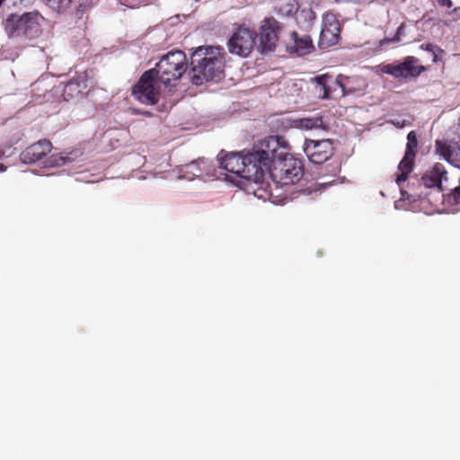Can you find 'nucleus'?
Instances as JSON below:
<instances>
[{"instance_id": "obj_1", "label": "nucleus", "mask_w": 460, "mask_h": 460, "mask_svg": "<svg viewBox=\"0 0 460 460\" xmlns=\"http://www.w3.org/2000/svg\"><path fill=\"white\" fill-rule=\"evenodd\" d=\"M191 82L201 85L204 82L219 80L225 66L224 49L199 47L191 56Z\"/></svg>"}, {"instance_id": "obj_2", "label": "nucleus", "mask_w": 460, "mask_h": 460, "mask_svg": "<svg viewBox=\"0 0 460 460\" xmlns=\"http://www.w3.org/2000/svg\"><path fill=\"white\" fill-rule=\"evenodd\" d=\"M288 146L282 137L270 136L261 140L251 153L261 176L274 162L288 154Z\"/></svg>"}, {"instance_id": "obj_3", "label": "nucleus", "mask_w": 460, "mask_h": 460, "mask_svg": "<svg viewBox=\"0 0 460 460\" xmlns=\"http://www.w3.org/2000/svg\"><path fill=\"white\" fill-rule=\"evenodd\" d=\"M154 70L159 82L167 85L180 79L187 70V58L183 51H170L156 64Z\"/></svg>"}, {"instance_id": "obj_4", "label": "nucleus", "mask_w": 460, "mask_h": 460, "mask_svg": "<svg viewBox=\"0 0 460 460\" xmlns=\"http://www.w3.org/2000/svg\"><path fill=\"white\" fill-rule=\"evenodd\" d=\"M267 171L270 172L272 180L280 185L295 184L304 176L302 161L288 153L277 159Z\"/></svg>"}, {"instance_id": "obj_5", "label": "nucleus", "mask_w": 460, "mask_h": 460, "mask_svg": "<svg viewBox=\"0 0 460 460\" xmlns=\"http://www.w3.org/2000/svg\"><path fill=\"white\" fill-rule=\"evenodd\" d=\"M43 17L37 12L27 13L23 15L11 14L5 21L4 31L9 38L37 37L40 30V21Z\"/></svg>"}, {"instance_id": "obj_6", "label": "nucleus", "mask_w": 460, "mask_h": 460, "mask_svg": "<svg viewBox=\"0 0 460 460\" xmlns=\"http://www.w3.org/2000/svg\"><path fill=\"white\" fill-rule=\"evenodd\" d=\"M220 167L248 181H258L261 179L257 165L249 152L229 153L220 159Z\"/></svg>"}, {"instance_id": "obj_7", "label": "nucleus", "mask_w": 460, "mask_h": 460, "mask_svg": "<svg viewBox=\"0 0 460 460\" xmlns=\"http://www.w3.org/2000/svg\"><path fill=\"white\" fill-rule=\"evenodd\" d=\"M52 143L46 138L40 139L29 146H27L20 155L21 161L23 164H35L46 158L44 161L45 167H58L66 164V158L58 155H50L52 150Z\"/></svg>"}, {"instance_id": "obj_8", "label": "nucleus", "mask_w": 460, "mask_h": 460, "mask_svg": "<svg viewBox=\"0 0 460 460\" xmlns=\"http://www.w3.org/2000/svg\"><path fill=\"white\" fill-rule=\"evenodd\" d=\"M158 81L154 70L149 69L144 72L131 89L132 96L143 104H156L160 99Z\"/></svg>"}, {"instance_id": "obj_9", "label": "nucleus", "mask_w": 460, "mask_h": 460, "mask_svg": "<svg viewBox=\"0 0 460 460\" xmlns=\"http://www.w3.org/2000/svg\"><path fill=\"white\" fill-rule=\"evenodd\" d=\"M257 38L255 31L249 28L239 26L228 40L227 48L230 53L246 58L254 46Z\"/></svg>"}, {"instance_id": "obj_10", "label": "nucleus", "mask_w": 460, "mask_h": 460, "mask_svg": "<svg viewBox=\"0 0 460 460\" xmlns=\"http://www.w3.org/2000/svg\"><path fill=\"white\" fill-rule=\"evenodd\" d=\"M426 67L420 64L417 58L412 56L406 57L402 63L399 64H386L381 66V71L384 74L390 75L394 78H416Z\"/></svg>"}, {"instance_id": "obj_11", "label": "nucleus", "mask_w": 460, "mask_h": 460, "mask_svg": "<svg viewBox=\"0 0 460 460\" xmlns=\"http://www.w3.org/2000/svg\"><path fill=\"white\" fill-rule=\"evenodd\" d=\"M417 147V134L414 130H411L407 135L405 154L398 165L395 181L399 186L408 179L409 174L413 171Z\"/></svg>"}, {"instance_id": "obj_12", "label": "nucleus", "mask_w": 460, "mask_h": 460, "mask_svg": "<svg viewBox=\"0 0 460 460\" xmlns=\"http://www.w3.org/2000/svg\"><path fill=\"white\" fill-rule=\"evenodd\" d=\"M334 145L331 139H305L304 152L308 159L316 164H322L334 154Z\"/></svg>"}, {"instance_id": "obj_13", "label": "nucleus", "mask_w": 460, "mask_h": 460, "mask_svg": "<svg viewBox=\"0 0 460 460\" xmlns=\"http://www.w3.org/2000/svg\"><path fill=\"white\" fill-rule=\"evenodd\" d=\"M280 25L278 21L273 18H267L263 21L260 28V45L261 52L273 51L279 40Z\"/></svg>"}, {"instance_id": "obj_14", "label": "nucleus", "mask_w": 460, "mask_h": 460, "mask_svg": "<svg viewBox=\"0 0 460 460\" xmlns=\"http://www.w3.org/2000/svg\"><path fill=\"white\" fill-rule=\"evenodd\" d=\"M340 22L332 13H326L323 19V26L319 39V48L327 49L335 45L340 38Z\"/></svg>"}, {"instance_id": "obj_15", "label": "nucleus", "mask_w": 460, "mask_h": 460, "mask_svg": "<svg viewBox=\"0 0 460 460\" xmlns=\"http://www.w3.org/2000/svg\"><path fill=\"white\" fill-rule=\"evenodd\" d=\"M88 92V75L85 71L76 73L64 86L63 96L66 101L84 98Z\"/></svg>"}, {"instance_id": "obj_16", "label": "nucleus", "mask_w": 460, "mask_h": 460, "mask_svg": "<svg viewBox=\"0 0 460 460\" xmlns=\"http://www.w3.org/2000/svg\"><path fill=\"white\" fill-rule=\"evenodd\" d=\"M436 153L449 164L460 167V142L450 141L448 144L442 140L435 142Z\"/></svg>"}, {"instance_id": "obj_17", "label": "nucleus", "mask_w": 460, "mask_h": 460, "mask_svg": "<svg viewBox=\"0 0 460 460\" xmlns=\"http://www.w3.org/2000/svg\"><path fill=\"white\" fill-rule=\"evenodd\" d=\"M313 82L315 84V92L318 93L319 97L322 99L331 98L333 85L339 86L343 90V84L338 79H333L328 75H318L313 79Z\"/></svg>"}, {"instance_id": "obj_18", "label": "nucleus", "mask_w": 460, "mask_h": 460, "mask_svg": "<svg viewBox=\"0 0 460 460\" xmlns=\"http://www.w3.org/2000/svg\"><path fill=\"white\" fill-rule=\"evenodd\" d=\"M447 171L443 164L437 163L430 171L426 172L421 179L420 184L426 188H441L442 179L446 177Z\"/></svg>"}, {"instance_id": "obj_19", "label": "nucleus", "mask_w": 460, "mask_h": 460, "mask_svg": "<svg viewBox=\"0 0 460 460\" xmlns=\"http://www.w3.org/2000/svg\"><path fill=\"white\" fill-rule=\"evenodd\" d=\"M294 123L296 128L306 130L319 128L326 131L329 129L328 124L323 120L322 116L298 119H296Z\"/></svg>"}, {"instance_id": "obj_20", "label": "nucleus", "mask_w": 460, "mask_h": 460, "mask_svg": "<svg viewBox=\"0 0 460 460\" xmlns=\"http://www.w3.org/2000/svg\"><path fill=\"white\" fill-rule=\"evenodd\" d=\"M291 38L294 40L293 50L299 56L305 55L314 49L313 41L307 35L299 37L297 32L293 31Z\"/></svg>"}, {"instance_id": "obj_21", "label": "nucleus", "mask_w": 460, "mask_h": 460, "mask_svg": "<svg viewBox=\"0 0 460 460\" xmlns=\"http://www.w3.org/2000/svg\"><path fill=\"white\" fill-rule=\"evenodd\" d=\"M73 0H47L48 5L58 13L65 12L68 9Z\"/></svg>"}, {"instance_id": "obj_22", "label": "nucleus", "mask_w": 460, "mask_h": 460, "mask_svg": "<svg viewBox=\"0 0 460 460\" xmlns=\"http://www.w3.org/2000/svg\"><path fill=\"white\" fill-rule=\"evenodd\" d=\"M422 49H425L426 51H429L432 55V62L436 63L438 60L441 58V56L444 54V50L438 47L437 45L428 43V44H422L420 46Z\"/></svg>"}, {"instance_id": "obj_23", "label": "nucleus", "mask_w": 460, "mask_h": 460, "mask_svg": "<svg viewBox=\"0 0 460 460\" xmlns=\"http://www.w3.org/2000/svg\"><path fill=\"white\" fill-rule=\"evenodd\" d=\"M447 15L450 17L451 21L456 22L460 20V6L455 7L450 12H448Z\"/></svg>"}, {"instance_id": "obj_24", "label": "nucleus", "mask_w": 460, "mask_h": 460, "mask_svg": "<svg viewBox=\"0 0 460 460\" xmlns=\"http://www.w3.org/2000/svg\"><path fill=\"white\" fill-rule=\"evenodd\" d=\"M437 2L441 7L451 8L453 6V2L451 0H437Z\"/></svg>"}, {"instance_id": "obj_25", "label": "nucleus", "mask_w": 460, "mask_h": 460, "mask_svg": "<svg viewBox=\"0 0 460 460\" xmlns=\"http://www.w3.org/2000/svg\"><path fill=\"white\" fill-rule=\"evenodd\" d=\"M313 190H314V192L317 191L316 189L309 187V188H306V189L300 190L298 192H300L302 194H305V195H310L312 193Z\"/></svg>"}, {"instance_id": "obj_26", "label": "nucleus", "mask_w": 460, "mask_h": 460, "mask_svg": "<svg viewBox=\"0 0 460 460\" xmlns=\"http://www.w3.org/2000/svg\"><path fill=\"white\" fill-rule=\"evenodd\" d=\"M402 25H401V26L398 28V30H397V33H396V34H397L396 40H399V34L401 33V30H402Z\"/></svg>"}, {"instance_id": "obj_27", "label": "nucleus", "mask_w": 460, "mask_h": 460, "mask_svg": "<svg viewBox=\"0 0 460 460\" xmlns=\"http://www.w3.org/2000/svg\"><path fill=\"white\" fill-rule=\"evenodd\" d=\"M6 170V166L3 164H0V172H4Z\"/></svg>"}, {"instance_id": "obj_28", "label": "nucleus", "mask_w": 460, "mask_h": 460, "mask_svg": "<svg viewBox=\"0 0 460 460\" xmlns=\"http://www.w3.org/2000/svg\"><path fill=\"white\" fill-rule=\"evenodd\" d=\"M4 152L0 148V159L4 156Z\"/></svg>"}]
</instances>
